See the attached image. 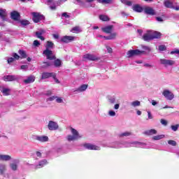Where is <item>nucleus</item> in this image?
I'll return each mask as SVG.
<instances>
[{
	"instance_id": "f257e3e1",
	"label": "nucleus",
	"mask_w": 179,
	"mask_h": 179,
	"mask_svg": "<svg viewBox=\"0 0 179 179\" xmlns=\"http://www.w3.org/2000/svg\"><path fill=\"white\" fill-rule=\"evenodd\" d=\"M109 148H113V149H120V148H141L142 149H146L148 145L146 143L139 142V141H132L130 143H122V142H115Z\"/></svg>"
},
{
	"instance_id": "f03ea898",
	"label": "nucleus",
	"mask_w": 179,
	"mask_h": 179,
	"mask_svg": "<svg viewBox=\"0 0 179 179\" xmlns=\"http://www.w3.org/2000/svg\"><path fill=\"white\" fill-rule=\"evenodd\" d=\"M0 162H11L9 164V169H11L12 171H17L20 163L19 159H13L12 156L5 154H0Z\"/></svg>"
},
{
	"instance_id": "7ed1b4c3",
	"label": "nucleus",
	"mask_w": 179,
	"mask_h": 179,
	"mask_svg": "<svg viewBox=\"0 0 179 179\" xmlns=\"http://www.w3.org/2000/svg\"><path fill=\"white\" fill-rule=\"evenodd\" d=\"M72 135H69L66 137L67 141L69 142H72V141H78L80 138H82V136L79 134L78 131L73 128L71 129Z\"/></svg>"
},
{
	"instance_id": "20e7f679",
	"label": "nucleus",
	"mask_w": 179,
	"mask_h": 179,
	"mask_svg": "<svg viewBox=\"0 0 179 179\" xmlns=\"http://www.w3.org/2000/svg\"><path fill=\"white\" fill-rule=\"evenodd\" d=\"M142 54H145V50H140L138 49L130 50L127 52V57L128 58H131V57H136V55H142Z\"/></svg>"
},
{
	"instance_id": "39448f33",
	"label": "nucleus",
	"mask_w": 179,
	"mask_h": 179,
	"mask_svg": "<svg viewBox=\"0 0 179 179\" xmlns=\"http://www.w3.org/2000/svg\"><path fill=\"white\" fill-rule=\"evenodd\" d=\"M32 20L34 22V23H38V22L45 20V17L39 13H32Z\"/></svg>"
},
{
	"instance_id": "423d86ee",
	"label": "nucleus",
	"mask_w": 179,
	"mask_h": 179,
	"mask_svg": "<svg viewBox=\"0 0 179 179\" xmlns=\"http://www.w3.org/2000/svg\"><path fill=\"white\" fill-rule=\"evenodd\" d=\"M159 62L161 65H164L165 67L173 66V65L176 64V61L166 59H160Z\"/></svg>"
},
{
	"instance_id": "0eeeda50",
	"label": "nucleus",
	"mask_w": 179,
	"mask_h": 179,
	"mask_svg": "<svg viewBox=\"0 0 179 179\" xmlns=\"http://www.w3.org/2000/svg\"><path fill=\"white\" fill-rule=\"evenodd\" d=\"M54 0H48L46 1V5L49 6L51 10H55L57 9V6H59V1H53Z\"/></svg>"
},
{
	"instance_id": "6e6552de",
	"label": "nucleus",
	"mask_w": 179,
	"mask_h": 179,
	"mask_svg": "<svg viewBox=\"0 0 179 179\" xmlns=\"http://www.w3.org/2000/svg\"><path fill=\"white\" fill-rule=\"evenodd\" d=\"M43 55L46 57L47 59H50V61H52V59H57L55 55H54V53L50 50H45Z\"/></svg>"
},
{
	"instance_id": "1a4fd4ad",
	"label": "nucleus",
	"mask_w": 179,
	"mask_h": 179,
	"mask_svg": "<svg viewBox=\"0 0 179 179\" xmlns=\"http://www.w3.org/2000/svg\"><path fill=\"white\" fill-rule=\"evenodd\" d=\"M83 61H97L99 57L94 55L92 54H85L83 56Z\"/></svg>"
},
{
	"instance_id": "9d476101",
	"label": "nucleus",
	"mask_w": 179,
	"mask_h": 179,
	"mask_svg": "<svg viewBox=\"0 0 179 179\" xmlns=\"http://www.w3.org/2000/svg\"><path fill=\"white\" fill-rule=\"evenodd\" d=\"M48 128L49 131H57V129L59 128V126L58 125V123H57L56 122L50 120L48 122Z\"/></svg>"
},
{
	"instance_id": "9b49d317",
	"label": "nucleus",
	"mask_w": 179,
	"mask_h": 179,
	"mask_svg": "<svg viewBox=\"0 0 179 179\" xmlns=\"http://www.w3.org/2000/svg\"><path fill=\"white\" fill-rule=\"evenodd\" d=\"M162 94L166 100H173L174 99V94L169 90H164Z\"/></svg>"
},
{
	"instance_id": "f8f14e48",
	"label": "nucleus",
	"mask_w": 179,
	"mask_h": 179,
	"mask_svg": "<svg viewBox=\"0 0 179 179\" xmlns=\"http://www.w3.org/2000/svg\"><path fill=\"white\" fill-rule=\"evenodd\" d=\"M8 171V166L3 164L0 163V176H3V177L6 178V171Z\"/></svg>"
},
{
	"instance_id": "ddd939ff",
	"label": "nucleus",
	"mask_w": 179,
	"mask_h": 179,
	"mask_svg": "<svg viewBox=\"0 0 179 179\" xmlns=\"http://www.w3.org/2000/svg\"><path fill=\"white\" fill-rule=\"evenodd\" d=\"M84 148H85V149H88L89 150H100V147L90 143L84 144Z\"/></svg>"
},
{
	"instance_id": "4468645a",
	"label": "nucleus",
	"mask_w": 179,
	"mask_h": 179,
	"mask_svg": "<svg viewBox=\"0 0 179 179\" xmlns=\"http://www.w3.org/2000/svg\"><path fill=\"white\" fill-rule=\"evenodd\" d=\"M75 40V36H64L62 37L61 41L62 43H66L68 44V43H71V41H73Z\"/></svg>"
},
{
	"instance_id": "2eb2a0df",
	"label": "nucleus",
	"mask_w": 179,
	"mask_h": 179,
	"mask_svg": "<svg viewBox=\"0 0 179 179\" xmlns=\"http://www.w3.org/2000/svg\"><path fill=\"white\" fill-rule=\"evenodd\" d=\"M143 40H144V41H150V40H153L152 38V31H148L147 33L144 34Z\"/></svg>"
},
{
	"instance_id": "dca6fc26",
	"label": "nucleus",
	"mask_w": 179,
	"mask_h": 179,
	"mask_svg": "<svg viewBox=\"0 0 179 179\" xmlns=\"http://www.w3.org/2000/svg\"><path fill=\"white\" fill-rule=\"evenodd\" d=\"M34 80H36V77L34 76H29L24 80V83H25V85H29L33 83Z\"/></svg>"
},
{
	"instance_id": "f3484780",
	"label": "nucleus",
	"mask_w": 179,
	"mask_h": 179,
	"mask_svg": "<svg viewBox=\"0 0 179 179\" xmlns=\"http://www.w3.org/2000/svg\"><path fill=\"white\" fill-rule=\"evenodd\" d=\"M45 33V31L44 29H40L39 31L36 32V36L38 38H40L42 41H44L45 38L43 36V34Z\"/></svg>"
},
{
	"instance_id": "a211bd4d",
	"label": "nucleus",
	"mask_w": 179,
	"mask_h": 179,
	"mask_svg": "<svg viewBox=\"0 0 179 179\" xmlns=\"http://www.w3.org/2000/svg\"><path fill=\"white\" fill-rule=\"evenodd\" d=\"M35 139L39 142H48V136H36Z\"/></svg>"
},
{
	"instance_id": "6ab92c4d",
	"label": "nucleus",
	"mask_w": 179,
	"mask_h": 179,
	"mask_svg": "<svg viewBox=\"0 0 179 179\" xmlns=\"http://www.w3.org/2000/svg\"><path fill=\"white\" fill-rule=\"evenodd\" d=\"M10 17L13 20H19V17H20V14L17 11H13L10 13Z\"/></svg>"
},
{
	"instance_id": "aec40b11",
	"label": "nucleus",
	"mask_w": 179,
	"mask_h": 179,
	"mask_svg": "<svg viewBox=\"0 0 179 179\" xmlns=\"http://www.w3.org/2000/svg\"><path fill=\"white\" fill-rule=\"evenodd\" d=\"M87 89V85H83L80 86L78 88L75 90L73 92L74 93H82V92H85Z\"/></svg>"
},
{
	"instance_id": "412c9836",
	"label": "nucleus",
	"mask_w": 179,
	"mask_h": 179,
	"mask_svg": "<svg viewBox=\"0 0 179 179\" xmlns=\"http://www.w3.org/2000/svg\"><path fill=\"white\" fill-rule=\"evenodd\" d=\"M132 9L133 10H134V12H137L138 13H141V12L143 11V8H142V6H141V5L139 4H135L132 6Z\"/></svg>"
},
{
	"instance_id": "4be33fe9",
	"label": "nucleus",
	"mask_w": 179,
	"mask_h": 179,
	"mask_svg": "<svg viewBox=\"0 0 179 179\" xmlns=\"http://www.w3.org/2000/svg\"><path fill=\"white\" fill-rule=\"evenodd\" d=\"M16 79H17V77L15 76H6L3 77L5 82H12V80H16Z\"/></svg>"
},
{
	"instance_id": "5701e85b",
	"label": "nucleus",
	"mask_w": 179,
	"mask_h": 179,
	"mask_svg": "<svg viewBox=\"0 0 179 179\" xmlns=\"http://www.w3.org/2000/svg\"><path fill=\"white\" fill-rule=\"evenodd\" d=\"M101 30H102V31H103V33L110 34V33H111V31H113V26L109 25L108 27H103V28H101Z\"/></svg>"
},
{
	"instance_id": "b1692460",
	"label": "nucleus",
	"mask_w": 179,
	"mask_h": 179,
	"mask_svg": "<svg viewBox=\"0 0 179 179\" xmlns=\"http://www.w3.org/2000/svg\"><path fill=\"white\" fill-rule=\"evenodd\" d=\"M151 37L152 40H154V38H160V37H162V34L158 31H151Z\"/></svg>"
},
{
	"instance_id": "393cba45",
	"label": "nucleus",
	"mask_w": 179,
	"mask_h": 179,
	"mask_svg": "<svg viewBox=\"0 0 179 179\" xmlns=\"http://www.w3.org/2000/svg\"><path fill=\"white\" fill-rule=\"evenodd\" d=\"M54 73L45 72L42 73L41 79H48V78H52Z\"/></svg>"
},
{
	"instance_id": "a878e982",
	"label": "nucleus",
	"mask_w": 179,
	"mask_h": 179,
	"mask_svg": "<svg viewBox=\"0 0 179 179\" xmlns=\"http://www.w3.org/2000/svg\"><path fill=\"white\" fill-rule=\"evenodd\" d=\"M6 10L0 8V17L2 20H5V19H6Z\"/></svg>"
},
{
	"instance_id": "bb28decb",
	"label": "nucleus",
	"mask_w": 179,
	"mask_h": 179,
	"mask_svg": "<svg viewBox=\"0 0 179 179\" xmlns=\"http://www.w3.org/2000/svg\"><path fill=\"white\" fill-rule=\"evenodd\" d=\"M145 13H146L147 15H155V10H153V8H152L150 7L145 8Z\"/></svg>"
},
{
	"instance_id": "cd10ccee",
	"label": "nucleus",
	"mask_w": 179,
	"mask_h": 179,
	"mask_svg": "<svg viewBox=\"0 0 179 179\" xmlns=\"http://www.w3.org/2000/svg\"><path fill=\"white\" fill-rule=\"evenodd\" d=\"M117 37V33L114 32L110 34L108 36H104L105 40H115V38Z\"/></svg>"
},
{
	"instance_id": "c85d7f7f",
	"label": "nucleus",
	"mask_w": 179,
	"mask_h": 179,
	"mask_svg": "<svg viewBox=\"0 0 179 179\" xmlns=\"http://www.w3.org/2000/svg\"><path fill=\"white\" fill-rule=\"evenodd\" d=\"M144 134L145 135H148V136L156 135V134H157V131H156L155 129H150V130L145 131Z\"/></svg>"
},
{
	"instance_id": "c756f323",
	"label": "nucleus",
	"mask_w": 179,
	"mask_h": 179,
	"mask_svg": "<svg viewBox=\"0 0 179 179\" xmlns=\"http://www.w3.org/2000/svg\"><path fill=\"white\" fill-rule=\"evenodd\" d=\"M45 48H46L45 50H52V48H54V43L48 41L45 45Z\"/></svg>"
},
{
	"instance_id": "7c9ffc66",
	"label": "nucleus",
	"mask_w": 179,
	"mask_h": 179,
	"mask_svg": "<svg viewBox=\"0 0 179 179\" xmlns=\"http://www.w3.org/2000/svg\"><path fill=\"white\" fill-rule=\"evenodd\" d=\"M45 164H47V161L45 159H43L39 162V164H38L36 168L41 169V168L44 167V166H45Z\"/></svg>"
},
{
	"instance_id": "2f4dec72",
	"label": "nucleus",
	"mask_w": 179,
	"mask_h": 179,
	"mask_svg": "<svg viewBox=\"0 0 179 179\" xmlns=\"http://www.w3.org/2000/svg\"><path fill=\"white\" fill-rule=\"evenodd\" d=\"M130 106L131 107H134V108L136 107H139V106H141V101H134L130 103Z\"/></svg>"
},
{
	"instance_id": "473e14b6",
	"label": "nucleus",
	"mask_w": 179,
	"mask_h": 179,
	"mask_svg": "<svg viewBox=\"0 0 179 179\" xmlns=\"http://www.w3.org/2000/svg\"><path fill=\"white\" fill-rule=\"evenodd\" d=\"M1 92L3 96H9L10 94V90L9 88H3Z\"/></svg>"
},
{
	"instance_id": "72a5a7b5",
	"label": "nucleus",
	"mask_w": 179,
	"mask_h": 179,
	"mask_svg": "<svg viewBox=\"0 0 179 179\" xmlns=\"http://www.w3.org/2000/svg\"><path fill=\"white\" fill-rule=\"evenodd\" d=\"M164 6H166V8H169V9H172V8H173V3L169 1H164Z\"/></svg>"
},
{
	"instance_id": "f704fd0d",
	"label": "nucleus",
	"mask_w": 179,
	"mask_h": 179,
	"mask_svg": "<svg viewBox=\"0 0 179 179\" xmlns=\"http://www.w3.org/2000/svg\"><path fill=\"white\" fill-rule=\"evenodd\" d=\"M164 138V134L157 135L152 137L153 141H160Z\"/></svg>"
},
{
	"instance_id": "c9c22d12",
	"label": "nucleus",
	"mask_w": 179,
	"mask_h": 179,
	"mask_svg": "<svg viewBox=\"0 0 179 179\" xmlns=\"http://www.w3.org/2000/svg\"><path fill=\"white\" fill-rule=\"evenodd\" d=\"M99 19L103 22H108V20H110V18H108V16L104 15H100Z\"/></svg>"
},
{
	"instance_id": "e433bc0d",
	"label": "nucleus",
	"mask_w": 179,
	"mask_h": 179,
	"mask_svg": "<svg viewBox=\"0 0 179 179\" xmlns=\"http://www.w3.org/2000/svg\"><path fill=\"white\" fill-rule=\"evenodd\" d=\"M131 135H132V133H131L129 131H125V132H123V133L119 134V136L120 138H122L124 136H131Z\"/></svg>"
},
{
	"instance_id": "4c0bfd02",
	"label": "nucleus",
	"mask_w": 179,
	"mask_h": 179,
	"mask_svg": "<svg viewBox=\"0 0 179 179\" xmlns=\"http://www.w3.org/2000/svg\"><path fill=\"white\" fill-rule=\"evenodd\" d=\"M61 64H62V62L59 59H57L54 62V65L56 68H59V66H61Z\"/></svg>"
},
{
	"instance_id": "58836bf2",
	"label": "nucleus",
	"mask_w": 179,
	"mask_h": 179,
	"mask_svg": "<svg viewBox=\"0 0 179 179\" xmlns=\"http://www.w3.org/2000/svg\"><path fill=\"white\" fill-rule=\"evenodd\" d=\"M18 52H19V54H20V55L22 58H27V55H26L25 51L20 50H19Z\"/></svg>"
},
{
	"instance_id": "ea45409f",
	"label": "nucleus",
	"mask_w": 179,
	"mask_h": 179,
	"mask_svg": "<svg viewBox=\"0 0 179 179\" xmlns=\"http://www.w3.org/2000/svg\"><path fill=\"white\" fill-rule=\"evenodd\" d=\"M20 23H21L22 26H27L28 24H30V22L26 20H20Z\"/></svg>"
},
{
	"instance_id": "a19ab883",
	"label": "nucleus",
	"mask_w": 179,
	"mask_h": 179,
	"mask_svg": "<svg viewBox=\"0 0 179 179\" xmlns=\"http://www.w3.org/2000/svg\"><path fill=\"white\" fill-rule=\"evenodd\" d=\"M178 128H179V124L171 126V129H172V131H174V132H176V131H178Z\"/></svg>"
},
{
	"instance_id": "79ce46f5",
	"label": "nucleus",
	"mask_w": 179,
	"mask_h": 179,
	"mask_svg": "<svg viewBox=\"0 0 179 179\" xmlns=\"http://www.w3.org/2000/svg\"><path fill=\"white\" fill-rule=\"evenodd\" d=\"M108 101L110 104H114L115 103V97L114 96H110L108 98Z\"/></svg>"
},
{
	"instance_id": "37998d69",
	"label": "nucleus",
	"mask_w": 179,
	"mask_h": 179,
	"mask_svg": "<svg viewBox=\"0 0 179 179\" xmlns=\"http://www.w3.org/2000/svg\"><path fill=\"white\" fill-rule=\"evenodd\" d=\"M121 2L125 5H127L128 6H132V2L128 1V0H121Z\"/></svg>"
},
{
	"instance_id": "c03bdc74",
	"label": "nucleus",
	"mask_w": 179,
	"mask_h": 179,
	"mask_svg": "<svg viewBox=\"0 0 179 179\" xmlns=\"http://www.w3.org/2000/svg\"><path fill=\"white\" fill-rule=\"evenodd\" d=\"M72 33H79L80 29L78 27H75L71 29Z\"/></svg>"
},
{
	"instance_id": "a18cd8bd",
	"label": "nucleus",
	"mask_w": 179,
	"mask_h": 179,
	"mask_svg": "<svg viewBox=\"0 0 179 179\" xmlns=\"http://www.w3.org/2000/svg\"><path fill=\"white\" fill-rule=\"evenodd\" d=\"M108 114L110 117H115V115H117V113H115V111L113 110H109Z\"/></svg>"
},
{
	"instance_id": "49530a36",
	"label": "nucleus",
	"mask_w": 179,
	"mask_h": 179,
	"mask_svg": "<svg viewBox=\"0 0 179 179\" xmlns=\"http://www.w3.org/2000/svg\"><path fill=\"white\" fill-rule=\"evenodd\" d=\"M168 143H169V145H171V146L177 145V142H176V141H173V140L168 141Z\"/></svg>"
},
{
	"instance_id": "de8ad7c7",
	"label": "nucleus",
	"mask_w": 179,
	"mask_h": 179,
	"mask_svg": "<svg viewBox=\"0 0 179 179\" xmlns=\"http://www.w3.org/2000/svg\"><path fill=\"white\" fill-rule=\"evenodd\" d=\"M159 50L160 51H166V50H167V48H166V45H160L159 46Z\"/></svg>"
},
{
	"instance_id": "09e8293b",
	"label": "nucleus",
	"mask_w": 179,
	"mask_h": 179,
	"mask_svg": "<svg viewBox=\"0 0 179 179\" xmlns=\"http://www.w3.org/2000/svg\"><path fill=\"white\" fill-rule=\"evenodd\" d=\"M143 50H145V51H148V52H150L152 51V49L149 46L142 45Z\"/></svg>"
},
{
	"instance_id": "8fccbe9b",
	"label": "nucleus",
	"mask_w": 179,
	"mask_h": 179,
	"mask_svg": "<svg viewBox=\"0 0 179 179\" xmlns=\"http://www.w3.org/2000/svg\"><path fill=\"white\" fill-rule=\"evenodd\" d=\"M52 65V62H43V68H47L48 66H51Z\"/></svg>"
},
{
	"instance_id": "3c124183",
	"label": "nucleus",
	"mask_w": 179,
	"mask_h": 179,
	"mask_svg": "<svg viewBox=\"0 0 179 179\" xmlns=\"http://www.w3.org/2000/svg\"><path fill=\"white\" fill-rule=\"evenodd\" d=\"M56 101L59 103H64V100L62 99V98L58 96H56Z\"/></svg>"
},
{
	"instance_id": "603ef678",
	"label": "nucleus",
	"mask_w": 179,
	"mask_h": 179,
	"mask_svg": "<svg viewBox=\"0 0 179 179\" xmlns=\"http://www.w3.org/2000/svg\"><path fill=\"white\" fill-rule=\"evenodd\" d=\"M148 117L147 119V121L148 120H153V115H152V113H150V111H148Z\"/></svg>"
},
{
	"instance_id": "864d4df0",
	"label": "nucleus",
	"mask_w": 179,
	"mask_h": 179,
	"mask_svg": "<svg viewBox=\"0 0 179 179\" xmlns=\"http://www.w3.org/2000/svg\"><path fill=\"white\" fill-rule=\"evenodd\" d=\"M101 3H111V0H99Z\"/></svg>"
},
{
	"instance_id": "5fc2aeb1",
	"label": "nucleus",
	"mask_w": 179,
	"mask_h": 179,
	"mask_svg": "<svg viewBox=\"0 0 179 179\" xmlns=\"http://www.w3.org/2000/svg\"><path fill=\"white\" fill-rule=\"evenodd\" d=\"M57 99V96H53L47 99V101H54Z\"/></svg>"
},
{
	"instance_id": "6e6d98bb",
	"label": "nucleus",
	"mask_w": 179,
	"mask_h": 179,
	"mask_svg": "<svg viewBox=\"0 0 179 179\" xmlns=\"http://www.w3.org/2000/svg\"><path fill=\"white\" fill-rule=\"evenodd\" d=\"M106 50L108 51V52L109 54H112L113 53V48H111L110 46H107L106 45Z\"/></svg>"
},
{
	"instance_id": "4d7b16f0",
	"label": "nucleus",
	"mask_w": 179,
	"mask_h": 179,
	"mask_svg": "<svg viewBox=\"0 0 179 179\" xmlns=\"http://www.w3.org/2000/svg\"><path fill=\"white\" fill-rule=\"evenodd\" d=\"M13 57L14 59H19V58H20V56H19L17 53H13Z\"/></svg>"
},
{
	"instance_id": "13d9d810",
	"label": "nucleus",
	"mask_w": 179,
	"mask_h": 179,
	"mask_svg": "<svg viewBox=\"0 0 179 179\" xmlns=\"http://www.w3.org/2000/svg\"><path fill=\"white\" fill-rule=\"evenodd\" d=\"M160 122L162 125H164L165 127L167 125V120L162 119Z\"/></svg>"
},
{
	"instance_id": "bf43d9fd",
	"label": "nucleus",
	"mask_w": 179,
	"mask_h": 179,
	"mask_svg": "<svg viewBox=\"0 0 179 179\" xmlns=\"http://www.w3.org/2000/svg\"><path fill=\"white\" fill-rule=\"evenodd\" d=\"M53 78L55 83H59V80L57 79V76L55 75V73H54V76H52Z\"/></svg>"
},
{
	"instance_id": "052dcab7",
	"label": "nucleus",
	"mask_w": 179,
	"mask_h": 179,
	"mask_svg": "<svg viewBox=\"0 0 179 179\" xmlns=\"http://www.w3.org/2000/svg\"><path fill=\"white\" fill-rule=\"evenodd\" d=\"M33 44L34 45V47H38V45H40V42L36 40L34 41Z\"/></svg>"
},
{
	"instance_id": "680f3d73",
	"label": "nucleus",
	"mask_w": 179,
	"mask_h": 179,
	"mask_svg": "<svg viewBox=\"0 0 179 179\" xmlns=\"http://www.w3.org/2000/svg\"><path fill=\"white\" fill-rule=\"evenodd\" d=\"M8 64H12V62H13V61H15V58L13 57H10L8 59Z\"/></svg>"
},
{
	"instance_id": "e2e57ef3",
	"label": "nucleus",
	"mask_w": 179,
	"mask_h": 179,
	"mask_svg": "<svg viewBox=\"0 0 179 179\" xmlns=\"http://www.w3.org/2000/svg\"><path fill=\"white\" fill-rule=\"evenodd\" d=\"M29 68V66L27 65H22L21 66V69H22L23 71H26V69H27Z\"/></svg>"
},
{
	"instance_id": "0e129e2a",
	"label": "nucleus",
	"mask_w": 179,
	"mask_h": 179,
	"mask_svg": "<svg viewBox=\"0 0 179 179\" xmlns=\"http://www.w3.org/2000/svg\"><path fill=\"white\" fill-rule=\"evenodd\" d=\"M171 54H178V55H179V50H173V51H171Z\"/></svg>"
},
{
	"instance_id": "69168bd1",
	"label": "nucleus",
	"mask_w": 179,
	"mask_h": 179,
	"mask_svg": "<svg viewBox=\"0 0 179 179\" xmlns=\"http://www.w3.org/2000/svg\"><path fill=\"white\" fill-rule=\"evenodd\" d=\"M62 16L63 17H66V18L69 17V15H68L67 13H63L62 14Z\"/></svg>"
},
{
	"instance_id": "338daca9",
	"label": "nucleus",
	"mask_w": 179,
	"mask_h": 179,
	"mask_svg": "<svg viewBox=\"0 0 179 179\" xmlns=\"http://www.w3.org/2000/svg\"><path fill=\"white\" fill-rule=\"evenodd\" d=\"M120 108V103H116L114 106V109L115 110H118Z\"/></svg>"
},
{
	"instance_id": "774afa93",
	"label": "nucleus",
	"mask_w": 179,
	"mask_h": 179,
	"mask_svg": "<svg viewBox=\"0 0 179 179\" xmlns=\"http://www.w3.org/2000/svg\"><path fill=\"white\" fill-rule=\"evenodd\" d=\"M156 20H157V22H163V18L161 17H157Z\"/></svg>"
}]
</instances>
